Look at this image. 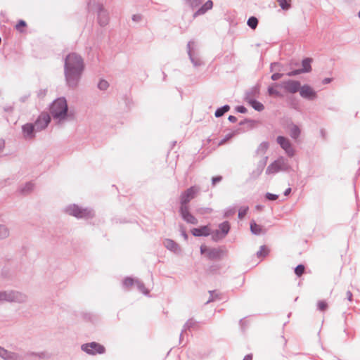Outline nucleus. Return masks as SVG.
<instances>
[{"instance_id": "obj_53", "label": "nucleus", "mask_w": 360, "mask_h": 360, "mask_svg": "<svg viewBox=\"0 0 360 360\" xmlns=\"http://www.w3.org/2000/svg\"><path fill=\"white\" fill-rule=\"evenodd\" d=\"M142 16L139 14H134L132 15V20L136 22H139L141 20Z\"/></svg>"}, {"instance_id": "obj_17", "label": "nucleus", "mask_w": 360, "mask_h": 360, "mask_svg": "<svg viewBox=\"0 0 360 360\" xmlns=\"http://www.w3.org/2000/svg\"><path fill=\"white\" fill-rule=\"evenodd\" d=\"M299 91L300 96L304 98L314 100L316 98V92L307 84L300 86Z\"/></svg>"}, {"instance_id": "obj_37", "label": "nucleus", "mask_w": 360, "mask_h": 360, "mask_svg": "<svg viewBox=\"0 0 360 360\" xmlns=\"http://www.w3.org/2000/svg\"><path fill=\"white\" fill-rule=\"evenodd\" d=\"M279 6L283 10H288L290 8V4L287 0H277Z\"/></svg>"}, {"instance_id": "obj_54", "label": "nucleus", "mask_w": 360, "mask_h": 360, "mask_svg": "<svg viewBox=\"0 0 360 360\" xmlns=\"http://www.w3.org/2000/svg\"><path fill=\"white\" fill-rule=\"evenodd\" d=\"M236 110L237 112L240 113H245L247 112L246 108L243 105L237 106Z\"/></svg>"}, {"instance_id": "obj_49", "label": "nucleus", "mask_w": 360, "mask_h": 360, "mask_svg": "<svg viewBox=\"0 0 360 360\" xmlns=\"http://www.w3.org/2000/svg\"><path fill=\"white\" fill-rule=\"evenodd\" d=\"M6 302V290L0 291V304Z\"/></svg>"}, {"instance_id": "obj_12", "label": "nucleus", "mask_w": 360, "mask_h": 360, "mask_svg": "<svg viewBox=\"0 0 360 360\" xmlns=\"http://www.w3.org/2000/svg\"><path fill=\"white\" fill-rule=\"evenodd\" d=\"M82 349L86 353L91 355L103 354L105 352V347L96 342L82 345Z\"/></svg>"}, {"instance_id": "obj_46", "label": "nucleus", "mask_w": 360, "mask_h": 360, "mask_svg": "<svg viewBox=\"0 0 360 360\" xmlns=\"http://www.w3.org/2000/svg\"><path fill=\"white\" fill-rule=\"evenodd\" d=\"M234 135V133H229L228 134H226L224 138L223 139L221 140V141L219 142V145H222L224 143H225L228 140H229L230 139H231Z\"/></svg>"}, {"instance_id": "obj_38", "label": "nucleus", "mask_w": 360, "mask_h": 360, "mask_svg": "<svg viewBox=\"0 0 360 360\" xmlns=\"http://www.w3.org/2000/svg\"><path fill=\"white\" fill-rule=\"evenodd\" d=\"M108 86H109L108 82L104 79L100 80L98 84V88L102 91L106 90L108 88Z\"/></svg>"}, {"instance_id": "obj_15", "label": "nucleus", "mask_w": 360, "mask_h": 360, "mask_svg": "<svg viewBox=\"0 0 360 360\" xmlns=\"http://www.w3.org/2000/svg\"><path fill=\"white\" fill-rule=\"evenodd\" d=\"M22 136L26 141L33 140L36 136L37 132L32 123H26L21 127Z\"/></svg>"}, {"instance_id": "obj_31", "label": "nucleus", "mask_w": 360, "mask_h": 360, "mask_svg": "<svg viewBox=\"0 0 360 360\" xmlns=\"http://www.w3.org/2000/svg\"><path fill=\"white\" fill-rule=\"evenodd\" d=\"M135 285H136L137 288L144 295H147L149 294V291L145 288L143 283H142L139 279L135 280Z\"/></svg>"}, {"instance_id": "obj_21", "label": "nucleus", "mask_w": 360, "mask_h": 360, "mask_svg": "<svg viewBox=\"0 0 360 360\" xmlns=\"http://www.w3.org/2000/svg\"><path fill=\"white\" fill-rule=\"evenodd\" d=\"M191 233L194 236H208L212 235V232L208 226H202L199 228H194L191 230Z\"/></svg>"}, {"instance_id": "obj_2", "label": "nucleus", "mask_w": 360, "mask_h": 360, "mask_svg": "<svg viewBox=\"0 0 360 360\" xmlns=\"http://www.w3.org/2000/svg\"><path fill=\"white\" fill-rule=\"evenodd\" d=\"M50 114L57 124L63 123L68 117V106L65 98L56 99L50 106Z\"/></svg>"}, {"instance_id": "obj_48", "label": "nucleus", "mask_w": 360, "mask_h": 360, "mask_svg": "<svg viewBox=\"0 0 360 360\" xmlns=\"http://www.w3.org/2000/svg\"><path fill=\"white\" fill-rule=\"evenodd\" d=\"M274 70L280 71L281 70V64L278 63H272L271 64V71L272 72Z\"/></svg>"}, {"instance_id": "obj_50", "label": "nucleus", "mask_w": 360, "mask_h": 360, "mask_svg": "<svg viewBox=\"0 0 360 360\" xmlns=\"http://www.w3.org/2000/svg\"><path fill=\"white\" fill-rule=\"evenodd\" d=\"M268 93L270 96H272V95L278 96L279 95V92L272 86H269L268 88Z\"/></svg>"}, {"instance_id": "obj_28", "label": "nucleus", "mask_w": 360, "mask_h": 360, "mask_svg": "<svg viewBox=\"0 0 360 360\" xmlns=\"http://www.w3.org/2000/svg\"><path fill=\"white\" fill-rule=\"evenodd\" d=\"M230 110V106L229 105H224L221 108H219L216 110L214 115L216 117H220L223 116L226 112Z\"/></svg>"}, {"instance_id": "obj_16", "label": "nucleus", "mask_w": 360, "mask_h": 360, "mask_svg": "<svg viewBox=\"0 0 360 360\" xmlns=\"http://www.w3.org/2000/svg\"><path fill=\"white\" fill-rule=\"evenodd\" d=\"M179 212L182 219L188 224H197L198 219L189 212L188 206H180Z\"/></svg>"}, {"instance_id": "obj_57", "label": "nucleus", "mask_w": 360, "mask_h": 360, "mask_svg": "<svg viewBox=\"0 0 360 360\" xmlns=\"http://www.w3.org/2000/svg\"><path fill=\"white\" fill-rule=\"evenodd\" d=\"M228 120L231 122H236L237 121V118L236 117L233 116V115H229V118Z\"/></svg>"}, {"instance_id": "obj_63", "label": "nucleus", "mask_w": 360, "mask_h": 360, "mask_svg": "<svg viewBox=\"0 0 360 360\" xmlns=\"http://www.w3.org/2000/svg\"><path fill=\"white\" fill-rule=\"evenodd\" d=\"M252 356L251 354H248L245 356V358L243 359V360H252Z\"/></svg>"}, {"instance_id": "obj_44", "label": "nucleus", "mask_w": 360, "mask_h": 360, "mask_svg": "<svg viewBox=\"0 0 360 360\" xmlns=\"http://www.w3.org/2000/svg\"><path fill=\"white\" fill-rule=\"evenodd\" d=\"M9 351L0 346V357L4 360L7 359Z\"/></svg>"}, {"instance_id": "obj_6", "label": "nucleus", "mask_w": 360, "mask_h": 360, "mask_svg": "<svg viewBox=\"0 0 360 360\" xmlns=\"http://www.w3.org/2000/svg\"><path fill=\"white\" fill-rule=\"evenodd\" d=\"M6 292V302L27 304L29 300V296L22 291L15 290H7Z\"/></svg>"}, {"instance_id": "obj_13", "label": "nucleus", "mask_w": 360, "mask_h": 360, "mask_svg": "<svg viewBox=\"0 0 360 360\" xmlns=\"http://www.w3.org/2000/svg\"><path fill=\"white\" fill-rule=\"evenodd\" d=\"M201 254H206L210 259H218L224 255V251L220 248H210L205 245L200 246Z\"/></svg>"}, {"instance_id": "obj_18", "label": "nucleus", "mask_w": 360, "mask_h": 360, "mask_svg": "<svg viewBox=\"0 0 360 360\" xmlns=\"http://www.w3.org/2000/svg\"><path fill=\"white\" fill-rule=\"evenodd\" d=\"M282 86L287 92L295 94L300 91L301 84L299 81L288 80L283 82Z\"/></svg>"}, {"instance_id": "obj_36", "label": "nucleus", "mask_w": 360, "mask_h": 360, "mask_svg": "<svg viewBox=\"0 0 360 360\" xmlns=\"http://www.w3.org/2000/svg\"><path fill=\"white\" fill-rule=\"evenodd\" d=\"M268 148H269V143L267 142H262L259 146L257 152L258 153L264 154V153H266V151L267 150Z\"/></svg>"}, {"instance_id": "obj_4", "label": "nucleus", "mask_w": 360, "mask_h": 360, "mask_svg": "<svg viewBox=\"0 0 360 360\" xmlns=\"http://www.w3.org/2000/svg\"><path fill=\"white\" fill-rule=\"evenodd\" d=\"M290 168L288 160L281 156L267 167L266 174L268 175L275 174L280 172H287Z\"/></svg>"}, {"instance_id": "obj_55", "label": "nucleus", "mask_w": 360, "mask_h": 360, "mask_svg": "<svg viewBox=\"0 0 360 360\" xmlns=\"http://www.w3.org/2000/svg\"><path fill=\"white\" fill-rule=\"evenodd\" d=\"M46 94V89H40L37 92V96L39 98H44Z\"/></svg>"}, {"instance_id": "obj_42", "label": "nucleus", "mask_w": 360, "mask_h": 360, "mask_svg": "<svg viewBox=\"0 0 360 360\" xmlns=\"http://www.w3.org/2000/svg\"><path fill=\"white\" fill-rule=\"evenodd\" d=\"M236 213V209L234 207H229L224 211V217L227 218L233 216Z\"/></svg>"}, {"instance_id": "obj_43", "label": "nucleus", "mask_w": 360, "mask_h": 360, "mask_svg": "<svg viewBox=\"0 0 360 360\" xmlns=\"http://www.w3.org/2000/svg\"><path fill=\"white\" fill-rule=\"evenodd\" d=\"M304 266L302 264L297 265L296 266V268L295 269V273L298 276H300L304 273Z\"/></svg>"}, {"instance_id": "obj_59", "label": "nucleus", "mask_w": 360, "mask_h": 360, "mask_svg": "<svg viewBox=\"0 0 360 360\" xmlns=\"http://www.w3.org/2000/svg\"><path fill=\"white\" fill-rule=\"evenodd\" d=\"M4 141L2 139H0V153L2 151L3 148H4Z\"/></svg>"}, {"instance_id": "obj_22", "label": "nucleus", "mask_w": 360, "mask_h": 360, "mask_svg": "<svg viewBox=\"0 0 360 360\" xmlns=\"http://www.w3.org/2000/svg\"><path fill=\"white\" fill-rule=\"evenodd\" d=\"M163 243H164L165 247L167 250L174 252L175 254L181 253V249L180 246L173 240L165 239Z\"/></svg>"}, {"instance_id": "obj_3", "label": "nucleus", "mask_w": 360, "mask_h": 360, "mask_svg": "<svg viewBox=\"0 0 360 360\" xmlns=\"http://www.w3.org/2000/svg\"><path fill=\"white\" fill-rule=\"evenodd\" d=\"M65 212L77 219H91L95 216L94 211L90 208H82L75 204L65 208Z\"/></svg>"}, {"instance_id": "obj_33", "label": "nucleus", "mask_w": 360, "mask_h": 360, "mask_svg": "<svg viewBox=\"0 0 360 360\" xmlns=\"http://www.w3.org/2000/svg\"><path fill=\"white\" fill-rule=\"evenodd\" d=\"M247 24L251 29L255 30L258 25V19L255 16H252L248 20Z\"/></svg>"}, {"instance_id": "obj_20", "label": "nucleus", "mask_w": 360, "mask_h": 360, "mask_svg": "<svg viewBox=\"0 0 360 360\" xmlns=\"http://www.w3.org/2000/svg\"><path fill=\"white\" fill-rule=\"evenodd\" d=\"M213 7V2L212 0H207L203 5H202L193 15V18L199 15H204L207 11L211 10Z\"/></svg>"}, {"instance_id": "obj_58", "label": "nucleus", "mask_w": 360, "mask_h": 360, "mask_svg": "<svg viewBox=\"0 0 360 360\" xmlns=\"http://www.w3.org/2000/svg\"><path fill=\"white\" fill-rule=\"evenodd\" d=\"M347 298L349 301H352V293L349 290L347 292Z\"/></svg>"}, {"instance_id": "obj_9", "label": "nucleus", "mask_w": 360, "mask_h": 360, "mask_svg": "<svg viewBox=\"0 0 360 360\" xmlns=\"http://www.w3.org/2000/svg\"><path fill=\"white\" fill-rule=\"evenodd\" d=\"M276 142L288 157L292 158L295 155L294 148L288 138L283 136H278L276 138Z\"/></svg>"}, {"instance_id": "obj_30", "label": "nucleus", "mask_w": 360, "mask_h": 360, "mask_svg": "<svg viewBox=\"0 0 360 360\" xmlns=\"http://www.w3.org/2000/svg\"><path fill=\"white\" fill-rule=\"evenodd\" d=\"M27 355L36 356L39 359H49L51 357V354L46 352H30V353H28Z\"/></svg>"}, {"instance_id": "obj_11", "label": "nucleus", "mask_w": 360, "mask_h": 360, "mask_svg": "<svg viewBox=\"0 0 360 360\" xmlns=\"http://www.w3.org/2000/svg\"><path fill=\"white\" fill-rule=\"evenodd\" d=\"M195 42L193 41H188L187 44V51L189 59L194 67H199L202 65V62L198 56V53L195 51Z\"/></svg>"}, {"instance_id": "obj_52", "label": "nucleus", "mask_w": 360, "mask_h": 360, "mask_svg": "<svg viewBox=\"0 0 360 360\" xmlns=\"http://www.w3.org/2000/svg\"><path fill=\"white\" fill-rule=\"evenodd\" d=\"M222 177L221 176H217L212 179V185L214 186L217 183H219L221 181Z\"/></svg>"}, {"instance_id": "obj_62", "label": "nucleus", "mask_w": 360, "mask_h": 360, "mask_svg": "<svg viewBox=\"0 0 360 360\" xmlns=\"http://www.w3.org/2000/svg\"><path fill=\"white\" fill-rule=\"evenodd\" d=\"M331 81V79L330 78H325L323 80V84H328L330 83Z\"/></svg>"}, {"instance_id": "obj_39", "label": "nucleus", "mask_w": 360, "mask_h": 360, "mask_svg": "<svg viewBox=\"0 0 360 360\" xmlns=\"http://www.w3.org/2000/svg\"><path fill=\"white\" fill-rule=\"evenodd\" d=\"M134 284H135V280L131 278L127 277L123 281V285L125 288H129Z\"/></svg>"}, {"instance_id": "obj_41", "label": "nucleus", "mask_w": 360, "mask_h": 360, "mask_svg": "<svg viewBox=\"0 0 360 360\" xmlns=\"http://www.w3.org/2000/svg\"><path fill=\"white\" fill-rule=\"evenodd\" d=\"M268 254V250L264 245L260 247V250L257 252L258 257H264Z\"/></svg>"}, {"instance_id": "obj_8", "label": "nucleus", "mask_w": 360, "mask_h": 360, "mask_svg": "<svg viewBox=\"0 0 360 360\" xmlns=\"http://www.w3.org/2000/svg\"><path fill=\"white\" fill-rule=\"evenodd\" d=\"M199 191L200 188L194 186L183 192L180 196L181 206H188L187 204L195 197Z\"/></svg>"}, {"instance_id": "obj_45", "label": "nucleus", "mask_w": 360, "mask_h": 360, "mask_svg": "<svg viewBox=\"0 0 360 360\" xmlns=\"http://www.w3.org/2000/svg\"><path fill=\"white\" fill-rule=\"evenodd\" d=\"M317 307L320 311H325L328 307V304L325 301H319Z\"/></svg>"}, {"instance_id": "obj_60", "label": "nucleus", "mask_w": 360, "mask_h": 360, "mask_svg": "<svg viewBox=\"0 0 360 360\" xmlns=\"http://www.w3.org/2000/svg\"><path fill=\"white\" fill-rule=\"evenodd\" d=\"M291 192V188H288L284 191V195L287 196Z\"/></svg>"}, {"instance_id": "obj_1", "label": "nucleus", "mask_w": 360, "mask_h": 360, "mask_svg": "<svg viewBox=\"0 0 360 360\" xmlns=\"http://www.w3.org/2000/svg\"><path fill=\"white\" fill-rule=\"evenodd\" d=\"M84 68V61L80 55L70 53L65 56L64 76L66 85L69 88L75 89L79 85Z\"/></svg>"}, {"instance_id": "obj_51", "label": "nucleus", "mask_w": 360, "mask_h": 360, "mask_svg": "<svg viewBox=\"0 0 360 360\" xmlns=\"http://www.w3.org/2000/svg\"><path fill=\"white\" fill-rule=\"evenodd\" d=\"M282 76H283V74L276 72L271 75V78L272 80L276 81V80H278L279 79H281L282 77Z\"/></svg>"}, {"instance_id": "obj_24", "label": "nucleus", "mask_w": 360, "mask_h": 360, "mask_svg": "<svg viewBox=\"0 0 360 360\" xmlns=\"http://www.w3.org/2000/svg\"><path fill=\"white\" fill-rule=\"evenodd\" d=\"M34 188V183L29 181L23 185H21L18 188V191L22 195H27L33 191Z\"/></svg>"}, {"instance_id": "obj_25", "label": "nucleus", "mask_w": 360, "mask_h": 360, "mask_svg": "<svg viewBox=\"0 0 360 360\" xmlns=\"http://www.w3.org/2000/svg\"><path fill=\"white\" fill-rule=\"evenodd\" d=\"M289 134L292 139H297L300 136L301 131L298 126L292 124L289 126Z\"/></svg>"}, {"instance_id": "obj_23", "label": "nucleus", "mask_w": 360, "mask_h": 360, "mask_svg": "<svg viewBox=\"0 0 360 360\" xmlns=\"http://www.w3.org/2000/svg\"><path fill=\"white\" fill-rule=\"evenodd\" d=\"M197 328H198V322L193 319H188L183 327L182 331L180 335V342L181 341V338L183 337V333L185 331H186L188 330H191V329H195Z\"/></svg>"}, {"instance_id": "obj_47", "label": "nucleus", "mask_w": 360, "mask_h": 360, "mask_svg": "<svg viewBox=\"0 0 360 360\" xmlns=\"http://www.w3.org/2000/svg\"><path fill=\"white\" fill-rule=\"evenodd\" d=\"M265 197L269 200H276L278 198V195L271 193H266Z\"/></svg>"}, {"instance_id": "obj_40", "label": "nucleus", "mask_w": 360, "mask_h": 360, "mask_svg": "<svg viewBox=\"0 0 360 360\" xmlns=\"http://www.w3.org/2000/svg\"><path fill=\"white\" fill-rule=\"evenodd\" d=\"M248 210V207H241L238 211V218L240 219H243V217L246 215Z\"/></svg>"}, {"instance_id": "obj_35", "label": "nucleus", "mask_w": 360, "mask_h": 360, "mask_svg": "<svg viewBox=\"0 0 360 360\" xmlns=\"http://www.w3.org/2000/svg\"><path fill=\"white\" fill-rule=\"evenodd\" d=\"M210 292V299L207 301L206 303H209L210 302H213L217 300H219V293L216 290H211Z\"/></svg>"}, {"instance_id": "obj_56", "label": "nucleus", "mask_w": 360, "mask_h": 360, "mask_svg": "<svg viewBox=\"0 0 360 360\" xmlns=\"http://www.w3.org/2000/svg\"><path fill=\"white\" fill-rule=\"evenodd\" d=\"M25 26H26V22L24 20H20L16 25L15 27L17 30H19L20 27H25Z\"/></svg>"}, {"instance_id": "obj_26", "label": "nucleus", "mask_w": 360, "mask_h": 360, "mask_svg": "<svg viewBox=\"0 0 360 360\" xmlns=\"http://www.w3.org/2000/svg\"><path fill=\"white\" fill-rule=\"evenodd\" d=\"M10 236L9 229L4 224H0V240L7 238Z\"/></svg>"}, {"instance_id": "obj_19", "label": "nucleus", "mask_w": 360, "mask_h": 360, "mask_svg": "<svg viewBox=\"0 0 360 360\" xmlns=\"http://www.w3.org/2000/svg\"><path fill=\"white\" fill-rule=\"evenodd\" d=\"M245 99L255 110L261 112L264 109V105L262 103L256 101L253 98L252 93L248 92L245 95Z\"/></svg>"}, {"instance_id": "obj_10", "label": "nucleus", "mask_w": 360, "mask_h": 360, "mask_svg": "<svg viewBox=\"0 0 360 360\" xmlns=\"http://www.w3.org/2000/svg\"><path fill=\"white\" fill-rule=\"evenodd\" d=\"M51 122V115L46 112H41L34 122L32 123L37 131H41L45 129Z\"/></svg>"}, {"instance_id": "obj_32", "label": "nucleus", "mask_w": 360, "mask_h": 360, "mask_svg": "<svg viewBox=\"0 0 360 360\" xmlns=\"http://www.w3.org/2000/svg\"><path fill=\"white\" fill-rule=\"evenodd\" d=\"M267 159H268V157L266 156L264 158V159L261 161L259 162L258 163V166H257V176H259V174H261V173L262 172L266 164V161H267Z\"/></svg>"}, {"instance_id": "obj_27", "label": "nucleus", "mask_w": 360, "mask_h": 360, "mask_svg": "<svg viewBox=\"0 0 360 360\" xmlns=\"http://www.w3.org/2000/svg\"><path fill=\"white\" fill-rule=\"evenodd\" d=\"M250 231L255 235H259L262 233V228L253 221L250 223Z\"/></svg>"}, {"instance_id": "obj_29", "label": "nucleus", "mask_w": 360, "mask_h": 360, "mask_svg": "<svg viewBox=\"0 0 360 360\" xmlns=\"http://www.w3.org/2000/svg\"><path fill=\"white\" fill-rule=\"evenodd\" d=\"M6 360H25L22 354L9 351Z\"/></svg>"}, {"instance_id": "obj_14", "label": "nucleus", "mask_w": 360, "mask_h": 360, "mask_svg": "<svg viewBox=\"0 0 360 360\" xmlns=\"http://www.w3.org/2000/svg\"><path fill=\"white\" fill-rule=\"evenodd\" d=\"M312 59L311 58H306L302 60V68L297 69L295 70H292L291 72H289L287 73V75L289 77H293L296 76L297 75L302 74V73H307L311 72V64Z\"/></svg>"}, {"instance_id": "obj_7", "label": "nucleus", "mask_w": 360, "mask_h": 360, "mask_svg": "<svg viewBox=\"0 0 360 360\" xmlns=\"http://www.w3.org/2000/svg\"><path fill=\"white\" fill-rule=\"evenodd\" d=\"M230 224L226 221L219 225V229L212 232V239L217 242L226 236L230 231Z\"/></svg>"}, {"instance_id": "obj_5", "label": "nucleus", "mask_w": 360, "mask_h": 360, "mask_svg": "<svg viewBox=\"0 0 360 360\" xmlns=\"http://www.w3.org/2000/svg\"><path fill=\"white\" fill-rule=\"evenodd\" d=\"M89 10H96L97 12V19L98 24L104 27L108 25L109 22V15L107 10H105L103 6L99 2L90 3L88 5Z\"/></svg>"}, {"instance_id": "obj_34", "label": "nucleus", "mask_w": 360, "mask_h": 360, "mask_svg": "<svg viewBox=\"0 0 360 360\" xmlns=\"http://www.w3.org/2000/svg\"><path fill=\"white\" fill-rule=\"evenodd\" d=\"M184 1H185V3L193 9L198 8L202 4L201 0H184Z\"/></svg>"}, {"instance_id": "obj_61", "label": "nucleus", "mask_w": 360, "mask_h": 360, "mask_svg": "<svg viewBox=\"0 0 360 360\" xmlns=\"http://www.w3.org/2000/svg\"><path fill=\"white\" fill-rule=\"evenodd\" d=\"M181 235L184 238L185 240H187L188 235H187V233H186L185 231H184V230L181 231Z\"/></svg>"}, {"instance_id": "obj_64", "label": "nucleus", "mask_w": 360, "mask_h": 360, "mask_svg": "<svg viewBox=\"0 0 360 360\" xmlns=\"http://www.w3.org/2000/svg\"><path fill=\"white\" fill-rule=\"evenodd\" d=\"M211 212H212V209H210V208L205 209V212H206V213H210Z\"/></svg>"}]
</instances>
